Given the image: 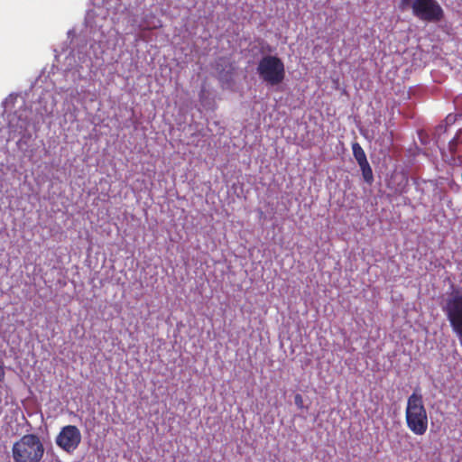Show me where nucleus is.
Here are the masks:
<instances>
[{
	"label": "nucleus",
	"mask_w": 462,
	"mask_h": 462,
	"mask_svg": "<svg viewBox=\"0 0 462 462\" xmlns=\"http://www.w3.org/2000/svg\"><path fill=\"white\" fill-rule=\"evenodd\" d=\"M45 448L36 434H25L13 444L12 457L14 462H41Z\"/></svg>",
	"instance_id": "f257e3e1"
},
{
	"label": "nucleus",
	"mask_w": 462,
	"mask_h": 462,
	"mask_svg": "<svg viewBox=\"0 0 462 462\" xmlns=\"http://www.w3.org/2000/svg\"><path fill=\"white\" fill-rule=\"evenodd\" d=\"M257 73L265 83L276 86L284 80V64L279 57L266 55L260 60L257 66Z\"/></svg>",
	"instance_id": "20e7f679"
},
{
	"label": "nucleus",
	"mask_w": 462,
	"mask_h": 462,
	"mask_svg": "<svg viewBox=\"0 0 462 462\" xmlns=\"http://www.w3.org/2000/svg\"><path fill=\"white\" fill-rule=\"evenodd\" d=\"M81 432L75 425L62 427L55 438L56 445L68 454H72L81 442Z\"/></svg>",
	"instance_id": "423d86ee"
},
{
	"label": "nucleus",
	"mask_w": 462,
	"mask_h": 462,
	"mask_svg": "<svg viewBox=\"0 0 462 462\" xmlns=\"http://www.w3.org/2000/svg\"><path fill=\"white\" fill-rule=\"evenodd\" d=\"M410 2H411V0H401L400 7L402 9H404L405 7H407L410 5Z\"/></svg>",
	"instance_id": "9b49d317"
},
{
	"label": "nucleus",
	"mask_w": 462,
	"mask_h": 462,
	"mask_svg": "<svg viewBox=\"0 0 462 462\" xmlns=\"http://www.w3.org/2000/svg\"><path fill=\"white\" fill-rule=\"evenodd\" d=\"M294 402L299 409L303 408V398H302L301 394H300V393L295 394Z\"/></svg>",
	"instance_id": "9d476101"
},
{
	"label": "nucleus",
	"mask_w": 462,
	"mask_h": 462,
	"mask_svg": "<svg viewBox=\"0 0 462 462\" xmlns=\"http://www.w3.org/2000/svg\"><path fill=\"white\" fill-rule=\"evenodd\" d=\"M5 378V370L3 365L0 364V382Z\"/></svg>",
	"instance_id": "f8f14e48"
},
{
	"label": "nucleus",
	"mask_w": 462,
	"mask_h": 462,
	"mask_svg": "<svg viewBox=\"0 0 462 462\" xmlns=\"http://www.w3.org/2000/svg\"><path fill=\"white\" fill-rule=\"evenodd\" d=\"M442 310L462 346V288L454 289L448 294Z\"/></svg>",
	"instance_id": "7ed1b4c3"
},
{
	"label": "nucleus",
	"mask_w": 462,
	"mask_h": 462,
	"mask_svg": "<svg viewBox=\"0 0 462 462\" xmlns=\"http://www.w3.org/2000/svg\"><path fill=\"white\" fill-rule=\"evenodd\" d=\"M407 428L415 435H424L428 430V414L422 395L414 391L407 399L405 410Z\"/></svg>",
	"instance_id": "f03ea898"
},
{
	"label": "nucleus",
	"mask_w": 462,
	"mask_h": 462,
	"mask_svg": "<svg viewBox=\"0 0 462 462\" xmlns=\"http://www.w3.org/2000/svg\"><path fill=\"white\" fill-rule=\"evenodd\" d=\"M462 134V131L458 130L456 135L448 142V150L452 156H455L457 153V144L460 142V135Z\"/></svg>",
	"instance_id": "1a4fd4ad"
},
{
	"label": "nucleus",
	"mask_w": 462,
	"mask_h": 462,
	"mask_svg": "<svg viewBox=\"0 0 462 462\" xmlns=\"http://www.w3.org/2000/svg\"><path fill=\"white\" fill-rule=\"evenodd\" d=\"M412 14L426 22H439L444 16L442 7L436 0H414L411 4Z\"/></svg>",
	"instance_id": "39448f33"
},
{
	"label": "nucleus",
	"mask_w": 462,
	"mask_h": 462,
	"mask_svg": "<svg viewBox=\"0 0 462 462\" xmlns=\"http://www.w3.org/2000/svg\"><path fill=\"white\" fill-rule=\"evenodd\" d=\"M352 152L358 165L364 164L368 162L364 149L358 143L356 142L352 143Z\"/></svg>",
	"instance_id": "0eeeda50"
},
{
	"label": "nucleus",
	"mask_w": 462,
	"mask_h": 462,
	"mask_svg": "<svg viewBox=\"0 0 462 462\" xmlns=\"http://www.w3.org/2000/svg\"><path fill=\"white\" fill-rule=\"evenodd\" d=\"M359 167L361 169L365 181L367 182L368 184H371L374 181V175L369 162H367L364 164H361L359 165Z\"/></svg>",
	"instance_id": "6e6552de"
}]
</instances>
